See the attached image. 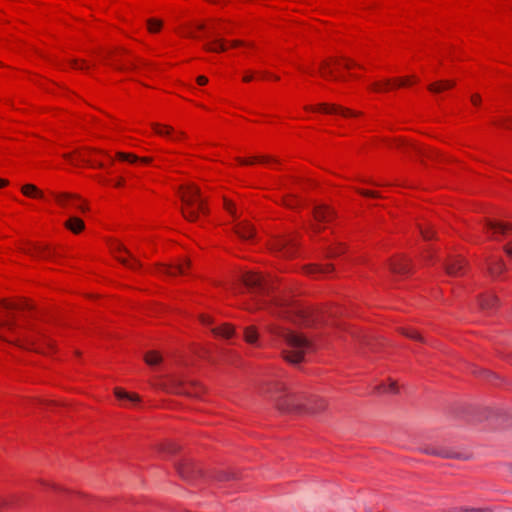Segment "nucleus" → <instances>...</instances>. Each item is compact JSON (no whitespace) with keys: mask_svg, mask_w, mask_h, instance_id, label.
Instances as JSON below:
<instances>
[{"mask_svg":"<svg viewBox=\"0 0 512 512\" xmlns=\"http://www.w3.org/2000/svg\"><path fill=\"white\" fill-rule=\"evenodd\" d=\"M100 182H102L103 184H108V180H106V179L100 180Z\"/></svg>","mask_w":512,"mask_h":512,"instance_id":"obj_64","label":"nucleus"},{"mask_svg":"<svg viewBox=\"0 0 512 512\" xmlns=\"http://www.w3.org/2000/svg\"><path fill=\"white\" fill-rule=\"evenodd\" d=\"M400 332H401V334H403L404 336H406V337H408L410 339H413V340H416V341H420V342H424L423 337L415 329H412V328H400Z\"/></svg>","mask_w":512,"mask_h":512,"instance_id":"obj_44","label":"nucleus"},{"mask_svg":"<svg viewBox=\"0 0 512 512\" xmlns=\"http://www.w3.org/2000/svg\"><path fill=\"white\" fill-rule=\"evenodd\" d=\"M235 234L243 241H252L256 236L254 226L248 221H240L234 226Z\"/></svg>","mask_w":512,"mask_h":512,"instance_id":"obj_24","label":"nucleus"},{"mask_svg":"<svg viewBox=\"0 0 512 512\" xmlns=\"http://www.w3.org/2000/svg\"><path fill=\"white\" fill-rule=\"evenodd\" d=\"M162 27V22L155 18H150L147 20V28L151 33H157L160 31Z\"/></svg>","mask_w":512,"mask_h":512,"instance_id":"obj_46","label":"nucleus"},{"mask_svg":"<svg viewBox=\"0 0 512 512\" xmlns=\"http://www.w3.org/2000/svg\"><path fill=\"white\" fill-rule=\"evenodd\" d=\"M200 323L211 329V332L216 338L232 339L235 336V329L231 324L223 323L216 326L214 319L208 314L199 315Z\"/></svg>","mask_w":512,"mask_h":512,"instance_id":"obj_12","label":"nucleus"},{"mask_svg":"<svg viewBox=\"0 0 512 512\" xmlns=\"http://www.w3.org/2000/svg\"><path fill=\"white\" fill-rule=\"evenodd\" d=\"M227 32L224 22L210 21L208 23L189 22L180 28V34L192 39H205L221 35Z\"/></svg>","mask_w":512,"mask_h":512,"instance_id":"obj_8","label":"nucleus"},{"mask_svg":"<svg viewBox=\"0 0 512 512\" xmlns=\"http://www.w3.org/2000/svg\"><path fill=\"white\" fill-rule=\"evenodd\" d=\"M123 182H124V180H123V179H120V180H118V181L114 184V186H115V187H121V186L123 185Z\"/></svg>","mask_w":512,"mask_h":512,"instance_id":"obj_62","label":"nucleus"},{"mask_svg":"<svg viewBox=\"0 0 512 512\" xmlns=\"http://www.w3.org/2000/svg\"><path fill=\"white\" fill-rule=\"evenodd\" d=\"M454 86V82L451 80H440L434 82L428 86V90L432 93L438 94L443 91L449 90Z\"/></svg>","mask_w":512,"mask_h":512,"instance_id":"obj_36","label":"nucleus"},{"mask_svg":"<svg viewBox=\"0 0 512 512\" xmlns=\"http://www.w3.org/2000/svg\"><path fill=\"white\" fill-rule=\"evenodd\" d=\"M65 159L75 166L88 165L92 168H99L112 173L111 167L114 165V157L110 154L92 148H79L72 152L64 154Z\"/></svg>","mask_w":512,"mask_h":512,"instance_id":"obj_5","label":"nucleus"},{"mask_svg":"<svg viewBox=\"0 0 512 512\" xmlns=\"http://www.w3.org/2000/svg\"><path fill=\"white\" fill-rule=\"evenodd\" d=\"M21 192L23 193V195L29 198L42 199L47 202L52 200L50 195L49 197H46L44 193L33 184H25L24 186H22Z\"/></svg>","mask_w":512,"mask_h":512,"instance_id":"obj_30","label":"nucleus"},{"mask_svg":"<svg viewBox=\"0 0 512 512\" xmlns=\"http://www.w3.org/2000/svg\"><path fill=\"white\" fill-rule=\"evenodd\" d=\"M334 266L332 264H308L302 267L304 274L319 277L332 273Z\"/></svg>","mask_w":512,"mask_h":512,"instance_id":"obj_25","label":"nucleus"},{"mask_svg":"<svg viewBox=\"0 0 512 512\" xmlns=\"http://www.w3.org/2000/svg\"><path fill=\"white\" fill-rule=\"evenodd\" d=\"M418 229L423 237L424 240H431L435 236V231L433 230V227L429 224H418Z\"/></svg>","mask_w":512,"mask_h":512,"instance_id":"obj_42","label":"nucleus"},{"mask_svg":"<svg viewBox=\"0 0 512 512\" xmlns=\"http://www.w3.org/2000/svg\"><path fill=\"white\" fill-rule=\"evenodd\" d=\"M33 313L32 305L28 302L14 303L0 301V338L19 347L44 352L42 343L50 350L54 342L26 325L28 314Z\"/></svg>","mask_w":512,"mask_h":512,"instance_id":"obj_2","label":"nucleus"},{"mask_svg":"<svg viewBox=\"0 0 512 512\" xmlns=\"http://www.w3.org/2000/svg\"><path fill=\"white\" fill-rule=\"evenodd\" d=\"M223 207L234 219L237 218L236 204L232 200L224 197L223 198Z\"/></svg>","mask_w":512,"mask_h":512,"instance_id":"obj_45","label":"nucleus"},{"mask_svg":"<svg viewBox=\"0 0 512 512\" xmlns=\"http://www.w3.org/2000/svg\"><path fill=\"white\" fill-rule=\"evenodd\" d=\"M378 393H397L398 385L396 381L390 380L389 384L382 383L375 387Z\"/></svg>","mask_w":512,"mask_h":512,"instance_id":"obj_40","label":"nucleus"},{"mask_svg":"<svg viewBox=\"0 0 512 512\" xmlns=\"http://www.w3.org/2000/svg\"><path fill=\"white\" fill-rule=\"evenodd\" d=\"M71 67L73 69H78V70H88L90 68V65L85 60L75 59V60L71 61Z\"/></svg>","mask_w":512,"mask_h":512,"instance_id":"obj_47","label":"nucleus"},{"mask_svg":"<svg viewBox=\"0 0 512 512\" xmlns=\"http://www.w3.org/2000/svg\"><path fill=\"white\" fill-rule=\"evenodd\" d=\"M144 360L149 366H156L161 363L162 356L157 351H149L145 354Z\"/></svg>","mask_w":512,"mask_h":512,"instance_id":"obj_39","label":"nucleus"},{"mask_svg":"<svg viewBox=\"0 0 512 512\" xmlns=\"http://www.w3.org/2000/svg\"><path fill=\"white\" fill-rule=\"evenodd\" d=\"M189 268H190L189 261L184 259L175 264L161 265L159 268V271L168 276H177V275L187 274Z\"/></svg>","mask_w":512,"mask_h":512,"instance_id":"obj_23","label":"nucleus"},{"mask_svg":"<svg viewBox=\"0 0 512 512\" xmlns=\"http://www.w3.org/2000/svg\"><path fill=\"white\" fill-rule=\"evenodd\" d=\"M268 247L275 257L292 259L299 255L298 234L291 232L274 236L269 240Z\"/></svg>","mask_w":512,"mask_h":512,"instance_id":"obj_9","label":"nucleus"},{"mask_svg":"<svg viewBox=\"0 0 512 512\" xmlns=\"http://www.w3.org/2000/svg\"><path fill=\"white\" fill-rule=\"evenodd\" d=\"M248 47L249 44L244 43L240 40L235 41H225L223 39H214L206 43L205 47L207 51L210 52H223L230 48L237 47Z\"/></svg>","mask_w":512,"mask_h":512,"instance_id":"obj_18","label":"nucleus"},{"mask_svg":"<svg viewBox=\"0 0 512 512\" xmlns=\"http://www.w3.org/2000/svg\"><path fill=\"white\" fill-rule=\"evenodd\" d=\"M67 230L74 234H79L85 229L84 221L77 216H70L64 223Z\"/></svg>","mask_w":512,"mask_h":512,"instance_id":"obj_32","label":"nucleus"},{"mask_svg":"<svg viewBox=\"0 0 512 512\" xmlns=\"http://www.w3.org/2000/svg\"><path fill=\"white\" fill-rule=\"evenodd\" d=\"M92 504L94 505H103V504H106V502H103V501H100V500H97V499H92Z\"/></svg>","mask_w":512,"mask_h":512,"instance_id":"obj_61","label":"nucleus"},{"mask_svg":"<svg viewBox=\"0 0 512 512\" xmlns=\"http://www.w3.org/2000/svg\"><path fill=\"white\" fill-rule=\"evenodd\" d=\"M504 248L507 256L512 260V241H509Z\"/></svg>","mask_w":512,"mask_h":512,"instance_id":"obj_58","label":"nucleus"},{"mask_svg":"<svg viewBox=\"0 0 512 512\" xmlns=\"http://www.w3.org/2000/svg\"><path fill=\"white\" fill-rule=\"evenodd\" d=\"M116 258L123 265L129 267L132 270H139L142 268V263L121 245H119Z\"/></svg>","mask_w":512,"mask_h":512,"instance_id":"obj_22","label":"nucleus"},{"mask_svg":"<svg viewBox=\"0 0 512 512\" xmlns=\"http://www.w3.org/2000/svg\"><path fill=\"white\" fill-rule=\"evenodd\" d=\"M163 451L168 454H176L179 451V446L176 443H166L163 445Z\"/></svg>","mask_w":512,"mask_h":512,"instance_id":"obj_50","label":"nucleus"},{"mask_svg":"<svg viewBox=\"0 0 512 512\" xmlns=\"http://www.w3.org/2000/svg\"><path fill=\"white\" fill-rule=\"evenodd\" d=\"M313 230L315 233L320 232V224H329L335 217L334 210L327 205L320 204L313 207Z\"/></svg>","mask_w":512,"mask_h":512,"instance_id":"obj_17","label":"nucleus"},{"mask_svg":"<svg viewBox=\"0 0 512 512\" xmlns=\"http://www.w3.org/2000/svg\"><path fill=\"white\" fill-rule=\"evenodd\" d=\"M471 103L474 105V106H479L480 103H481V97L479 94H473L471 96Z\"/></svg>","mask_w":512,"mask_h":512,"instance_id":"obj_56","label":"nucleus"},{"mask_svg":"<svg viewBox=\"0 0 512 512\" xmlns=\"http://www.w3.org/2000/svg\"><path fill=\"white\" fill-rule=\"evenodd\" d=\"M41 485H43L44 487H47L49 489H52L53 491L55 492H61V491H64L60 486L54 484V483H49V482H46V481H41L40 482Z\"/></svg>","mask_w":512,"mask_h":512,"instance_id":"obj_53","label":"nucleus"},{"mask_svg":"<svg viewBox=\"0 0 512 512\" xmlns=\"http://www.w3.org/2000/svg\"><path fill=\"white\" fill-rule=\"evenodd\" d=\"M484 230L487 237L494 240L505 239L512 235V227L497 220H488L484 225Z\"/></svg>","mask_w":512,"mask_h":512,"instance_id":"obj_15","label":"nucleus"},{"mask_svg":"<svg viewBox=\"0 0 512 512\" xmlns=\"http://www.w3.org/2000/svg\"><path fill=\"white\" fill-rule=\"evenodd\" d=\"M170 392L189 397H200L204 393V388L202 385L196 382H183L173 380L171 383Z\"/></svg>","mask_w":512,"mask_h":512,"instance_id":"obj_16","label":"nucleus"},{"mask_svg":"<svg viewBox=\"0 0 512 512\" xmlns=\"http://www.w3.org/2000/svg\"><path fill=\"white\" fill-rule=\"evenodd\" d=\"M236 161L239 165L247 166V165H254L256 163L264 164L270 167H274L278 164V162L269 156H255V157H237Z\"/></svg>","mask_w":512,"mask_h":512,"instance_id":"obj_26","label":"nucleus"},{"mask_svg":"<svg viewBox=\"0 0 512 512\" xmlns=\"http://www.w3.org/2000/svg\"><path fill=\"white\" fill-rule=\"evenodd\" d=\"M114 394L115 397L123 404H125L126 402L136 403L139 401L137 394L128 393L122 388H115Z\"/></svg>","mask_w":512,"mask_h":512,"instance_id":"obj_34","label":"nucleus"},{"mask_svg":"<svg viewBox=\"0 0 512 512\" xmlns=\"http://www.w3.org/2000/svg\"><path fill=\"white\" fill-rule=\"evenodd\" d=\"M176 470L179 476L188 482H194L202 477H205V473L199 464L195 463L191 459H183L176 465Z\"/></svg>","mask_w":512,"mask_h":512,"instance_id":"obj_13","label":"nucleus"},{"mask_svg":"<svg viewBox=\"0 0 512 512\" xmlns=\"http://www.w3.org/2000/svg\"><path fill=\"white\" fill-rule=\"evenodd\" d=\"M270 331L276 341L285 344L282 355L291 364L305 361L306 357L316 350V345L312 341L289 328L273 325Z\"/></svg>","mask_w":512,"mask_h":512,"instance_id":"obj_4","label":"nucleus"},{"mask_svg":"<svg viewBox=\"0 0 512 512\" xmlns=\"http://www.w3.org/2000/svg\"><path fill=\"white\" fill-rule=\"evenodd\" d=\"M494 124L498 127L512 129V117L503 118L499 121H495Z\"/></svg>","mask_w":512,"mask_h":512,"instance_id":"obj_51","label":"nucleus"},{"mask_svg":"<svg viewBox=\"0 0 512 512\" xmlns=\"http://www.w3.org/2000/svg\"><path fill=\"white\" fill-rule=\"evenodd\" d=\"M257 75L260 79H271V80H274V81H278L279 80V77L276 76V75H272L268 72H262V71H259L257 72Z\"/></svg>","mask_w":512,"mask_h":512,"instance_id":"obj_52","label":"nucleus"},{"mask_svg":"<svg viewBox=\"0 0 512 512\" xmlns=\"http://www.w3.org/2000/svg\"><path fill=\"white\" fill-rule=\"evenodd\" d=\"M418 82V78L414 75L376 81L371 84L370 89L373 92H386L401 87H410Z\"/></svg>","mask_w":512,"mask_h":512,"instance_id":"obj_11","label":"nucleus"},{"mask_svg":"<svg viewBox=\"0 0 512 512\" xmlns=\"http://www.w3.org/2000/svg\"><path fill=\"white\" fill-rule=\"evenodd\" d=\"M22 505V497L18 494H10L0 500V512L3 509L18 508Z\"/></svg>","mask_w":512,"mask_h":512,"instance_id":"obj_31","label":"nucleus"},{"mask_svg":"<svg viewBox=\"0 0 512 512\" xmlns=\"http://www.w3.org/2000/svg\"><path fill=\"white\" fill-rule=\"evenodd\" d=\"M51 199L66 211H76L81 214L89 212V206L76 194L50 192Z\"/></svg>","mask_w":512,"mask_h":512,"instance_id":"obj_10","label":"nucleus"},{"mask_svg":"<svg viewBox=\"0 0 512 512\" xmlns=\"http://www.w3.org/2000/svg\"><path fill=\"white\" fill-rule=\"evenodd\" d=\"M243 337L248 344L259 346V333L255 326L245 327Z\"/></svg>","mask_w":512,"mask_h":512,"instance_id":"obj_33","label":"nucleus"},{"mask_svg":"<svg viewBox=\"0 0 512 512\" xmlns=\"http://www.w3.org/2000/svg\"><path fill=\"white\" fill-rule=\"evenodd\" d=\"M255 78V75L252 72H246L243 76L242 80L245 83L251 82Z\"/></svg>","mask_w":512,"mask_h":512,"instance_id":"obj_57","label":"nucleus"},{"mask_svg":"<svg viewBox=\"0 0 512 512\" xmlns=\"http://www.w3.org/2000/svg\"><path fill=\"white\" fill-rule=\"evenodd\" d=\"M498 298L492 294L481 295L479 298V305L483 310H491L498 305Z\"/></svg>","mask_w":512,"mask_h":512,"instance_id":"obj_35","label":"nucleus"},{"mask_svg":"<svg viewBox=\"0 0 512 512\" xmlns=\"http://www.w3.org/2000/svg\"><path fill=\"white\" fill-rule=\"evenodd\" d=\"M346 251V246L342 243H333L330 244L325 251L327 258H334L341 254H344Z\"/></svg>","mask_w":512,"mask_h":512,"instance_id":"obj_37","label":"nucleus"},{"mask_svg":"<svg viewBox=\"0 0 512 512\" xmlns=\"http://www.w3.org/2000/svg\"><path fill=\"white\" fill-rule=\"evenodd\" d=\"M196 82L199 86H205L208 83V78L204 75H200L196 78Z\"/></svg>","mask_w":512,"mask_h":512,"instance_id":"obj_55","label":"nucleus"},{"mask_svg":"<svg viewBox=\"0 0 512 512\" xmlns=\"http://www.w3.org/2000/svg\"><path fill=\"white\" fill-rule=\"evenodd\" d=\"M243 286L247 296L242 300V306L248 311L257 309H269L274 315L287 319L296 325L316 326L324 324L327 326L342 327L337 319L342 313L339 306H332L326 310H315L303 307L295 301L282 299L277 295L280 285H275L273 280L262 273L248 271L243 277Z\"/></svg>","mask_w":512,"mask_h":512,"instance_id":"obj_1","label":"nucleus"},{"mask_svg":"<svg viewBox=\"0 0 512 512\" xmlns=\"http://www.w3.org/2000/svg\"><path fill=\"white\" fill-rule=\"evenodd\" d=\"M445 268L447 274L461 276L465 273L466 261L462 256H450L445 263Z\"/></svg>","mask_w":512,"mask_h":512,"instance_id":"obj_20","label":"nucleus"},{"mask_svg":"<svg viewBox=\"0 0 512 512\" xmlns=\"http://www.w3.org/2000/svg\"><path fill=\"white\" fill-rule=\"evenodd\" d=\"M151 127L156 135L172 142H180L184 138V133L175 131L172 126L152 123Z\"/></svg>","mask_w":512,"mask_h":512,"instance_id":"obj_19","label":"nucleus"},{"mask_svg":"<svg viewBox=\"0 0 512 512\" xmlns=\"http://www.w3.org/2000/svg\"><path fill=\"white\" fill-rule=\"evenodd\" d=\"M423 451L426 454L434 455V456H440V457H443V458L454 457L453 453H451L450 451H448L446 449H443V448H437V447H434V446H428V447L424 448Z\"/></svg>","mask_w":512,"mask_h":512,"instance_id":"obj_38","label":"nucleus"},{"mask_svg":"<svg viewBox=\"0 0 512 512\" xmlns=\"http://www.w3.org/2000/svg\"><path fill=\"white\" fill-rule=\"evenodd\" d=\"M117 159L119 161L128 162L131 164H137V165H141V166H148L152 163V160H153L151 157H148V156L139 157L135 154L124 153V152L117 153Z\"/></svg>","mask_w":512,"mask_h":512,"instance_id":"obj_27","label":"nucleus"},{"mask_svg":"<svg viewBox=\"0 0 512 512\" xmlns=\"http://www.w3.org/2000/svg\"><path fill=\"white\" fill-rule=\"evenodd\" d=\"M305 111L308 113H324V114H335L340 115L345 118L356 117L357 113L351 109L344 108L342 106L334 105V104H318V105H309L305 107Z\"/></svg>","mask_w":512,"mask_h":512,"instance_id":"obj_14","label":"nucleus"},{"mask_svg":"<svg viewBox=\"0 0 512 512\" xmlns=\"http://www.w3.org/2000/svg\"><path fill=\"white\" fill-rule=\"evenodd\" d=\"M205 477L218 482H228L236 479V474L232 471H227L224 469H215L210 471L208 474H205Z\"/></svg>","mask_w":512,"mask_h":512,"instance_id":"obj_28","label":"nucleus"},{"mask_svg":"<svg viewBox=\"0 0 512 512\" xmlns=\"http://www.w3.org/2000/svg\"><path fill=\"white\" fill-rule=\"evenodd\" d=\"M35 253L38 257L43 259H52L54 257V250L49 246H39L35 248Z\"/></svg>","mask_w":512,"mask_h":512,"instance_id":"obj_43","label":"nucleus"},{"mask_svg":"<svg viewBox=\"0 0 512 512\" xmlns=\"http://www.w3.org/2000/svg\"><path fill=\"white\" fill-rule=\"evenodd\" d=\"M260 392L269 395L276 402L277 408L286 413H318L327 407L324 398L306 393H293L279 379H268L260 387Z\"/></svg>","mask_w":512,"mask_h":512,"instance_id":"obj_3","label":"nucleus"},{"mask_svg":"<svg viewBox=\"0 0 512 512\" xmlns=\"http://www.w3.org/2000/svg\"><path fill=\"white\" fill-rule=\"evenodd\" d=\"M427 258V261H432L433 257H434V251L432 250H428L426 252V255L424 256Z\"/></svg>","mask_w":512,"mask_h":512,"instance_id":"obj_59","label":"nucleus"},{"mask_svg":"<svg viewBox=\"0 0 512 512\" xmlns=\"http://www.w3.org/2000/svg\"><path fill=\"white\" fill-rule=\"evenodd\" d=\"M30 402L32 404H35V405H42L43 404L40 400H30Z\"/></svg>","mask_w":512,"mask_h":512,"instance_id":"obj_63","label":"nucleus"},{"mask_svg":"<svg viewBox=\"0 0 512 512\" xmlns=\"http://www.w3.org/2000/svg\"><path fill=\"white\" fill-rule=\"evenodd\" d=\"M359 193L362 194L365 197H371V198H378L380 197L377 191L373 190H359Z\"/></svg>","mask_w":512,"mask_h":512,"instance_id":"obj_54","label":"nucleus"},{"mask_svg":"<svg viewBox=\"0 0 512 512\" xmlns=\"http://www.w3.org/2000/svg\"><path fill=\"white\" fill-rule=\"evenodd\" d=\"M450 512H493V509L491 507L460 506L452 508Z\"/></svg>","mask_w":512,"mask_h":512,"instance_id":"obj_41","label":"nucleus"},{"mask_svg":"<svg viewBox=\"0 0 512 512\" xmlns=\"http://www.w3.org/2000/svg\"><path fill=\"white\" fill-rule=\"evenodd\" d=\"M180 197L182 201V214L188 221H197L206 214V206L196 185H182L180 187Z\"/></svg>","mask_w":512,"mask_h":512,"instance_id":"obj_6","label":"nucleus"},{"mask_svg":"<svg viewBox=\"0 0 512 512\" xmlns=\"http://www.w3.org/2000/svg\"><path fill=\"white\" fill-rule=\"evenodd\" d=\"M359 69L365 71L366 68L350 58L329 57L323 60L318 68V74L325 80L338 81L344 80V72Z\"/></svg>","mask_w":512,"mask_h":512,"instance_id":"obj_7","label":"nucleus"},{"mask_svg":"<svg viewBox=\"0 0 512 512\" xmlns=\"http://www.w3.org/2000/svg\"><path fill=\"white\" fill-rule=\"evenodd\" d=\"M284 203L289 208H297L301 204V199L294 196H289L284 200Z\"/></svg>","mask_w":512,"mask_h":512,"instance_id":"obj_49","label":"nucleus"},{"mask_svg":"<svg viewBox=\"0 0 512 512\" xmlns=\"http://www.w3.org/2000/svg\"><path fill=\"white\" fill-rule=\"evenodd\" d=\"M487 270L492 277H498L505 270V264L502 259L490 257L487 259Z\"/></svg>","mask_w":512,"mask_h":512,"instance_id":"obj_29","label":"nucleus"},{"mask_svg":"<svg viewBox=\"0 0 512 512\" xmlns=\"http://www.w3.org/2000/svg\"><path fill=\"white\" fill-rule=\"evenodd\" d=\"M389 267L392 273L407 275L411 271V261L405 256L397 255L391 258Z\"/></svg>","mask_w":512,"mask_h":512,"instance_id":"obj_21","label":"nucleus"},{"mask_svg":"<svg viewBox=\"0 0 512 512\" xmlns=\"http://www.w3.org/2000/svg\"><path fill=\"white\" fill-rule=\"evenodd\" d=\"M9 184V181L3 178H0V189L6 187Z\"/></svg>","mask_w":512,"mask_h":512,"instance_id":"obj_60","label":"nucleus"},{"mask_svg":"<svg viewBox=\"0 0 512 512\" xmlns=\"http://www.w3.org/2000/svg\"><path fill=\"white\" fill-rule=\"evenodd\" d=\"M298 70L303 73V74H306L308 76H315L316 75V70L315 68L313 67V65H310V64H302L298 67Z\"/></svg>","mask_w":512,"mask_h":512,"instance_id":"obj_48","label":"nucleus"}]
</instances>
